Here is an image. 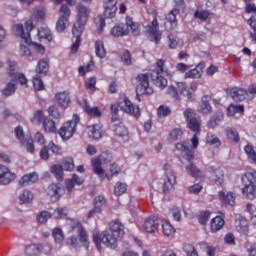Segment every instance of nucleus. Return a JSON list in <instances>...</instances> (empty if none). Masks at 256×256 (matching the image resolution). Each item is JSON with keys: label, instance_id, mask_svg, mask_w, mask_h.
Wrapping results in <instances>:
<instances>
[{"label": "nucleus", "instance_id": "f257e3e1", "mask_svg": "<svg viewBox=\"0 0 256 256\" xmlns=\"http://www.w3.org/2000/svg\"><path fill=\"white\" fill-rule=\"evenodd\" d=\"M78 18L76 23H74L72 28V34L76 37L75 43L71 46V53H77L79 51V47H81V35H83V29H85V25H87V21L89 19V13L91 11L89 8L79 4L76 7Z\"/></svg>", "mask_w": 256, "mask_h": 256}, {"label": "nucleus", "instance_id": "f03ea898", "mask_svg": "<svg viewBox=\"0 0 256 256\" xmlns=\"http://www.w3.org/2000/svg\"><path fill=\"white\" fill-rule=\"evenodd\" d=\"M111 159H113V157L107 152H103L101 155L91 159L92 171L97 175V177H99L100 181H105V179H107V181H111V179L115 177L112 173L105 174V169H103L102 166L103 163H110Z\"/></svg>", "mask_w": 256, "mask_h": 256}, {"label": "nucleus", "instance_id": "7ed1b4c3", "mask_svg": "<svg viewBox=\"0 0 256 256\" xmlns=\"http://www.w3.org/2000/svg\"><path fill=\"white\" fill-rule=\"evenodd\" d=\"M119 108L124 113H127V115L135 117V119H139V117H141V109L139 106L133 104V102H131L127 96L120 97L118 104H112L110 106V109L114 115L119 113Z\"/></svg>", "mask_w": 256, "mask_h": 256}, {"label": "nucleus", "instance_id": "20e7f679", "mask_svg": "<svg viewBox=\"0 0 256 256\" xmlns=\"http://www.w3.org/2000/svg\"><path fill=\"white\" fill-rule=\"evenodd\" d=\"M242 195L246 199H255L256 197V170L246 172L241 175Z\"/></svg>", "mask_w": 256, "mask_h": 256}, {"label": "nucleus", "instance_id": "39448f33", "mask_svg": "<svg viewBox=\"0 0 256 256\" xmlns=\"http://www.w3.org/2000/svg\"><path fill=\"white\" fill-rule=\"evenodd\" d=\"M163 75H169V68L165 66V60L159 59L156 61V66L154 70L152 71L150 77L156 85V87H159L160 89H165L167 87V78Z\"/></svg>", "mask_w": 256, "mask_h": 256}, {"label": "nucleus", "instance_id": "423d86ee", "mask_svg": "<svg viewBox=\"0 0 256 256\" xmlns=\"http://www.w3.org/2000/svg\"><path fill=\"white\" fill-rule=\"evenodd\" d=\"M80 121L81 118H79V115L73 114L72 120H68L62 124L58 131V135L63 141H69V139L75 135V131H77V125H79Z\"/></svg>", "mask_w": 256, "mask_h": 256}, {"label": "nucleus", "instance_id": "0eeeda50", "mask_svg": "<svg viewBox=\"0 0 256 256\" xmlns=\"http://www.w3.org/2000/svg\"><path fill=\"white\" fill-rule=\"evenodd\" d=\"M185 121L187 123L188 129L196 133V135H201V118L197 116V113L191 108H187L183 112Z\"/></svg>", "mask_w": 256, "mask_h": 256}, {"label": "nucleus", "instance_id": "6e6552de", "mask_svg": "<svg viewBox=\"0 0 256 256\" xmlns=\"http://www.w3.org/2000/svg\"><path fill=\"white\" fill-rule=\"evenodd\" d=\"M68 241L72 247L76 249V251H79L81 247H85L86 250L89 249V233H87V230L85 228L81 227L78 231V237L77 236H71L68 238Z\"/></svg>", "mask_w": 256, "mask_h": 256}, {"label": "nucleus", "instance_id": "1a4fd4ad", "mask_svg": "<svg viewBox=\"0 0 256 256\" xmlns=\"http://www.w3.org/2000/svg\"><path fill=\"white\" fill-rule=\"evenodd\" d=\"M93 242L96 245L98 251H101V243L110 249H117V239L111 236V233L109 232L94 234Z\"/></svg>", "mask_w": 256, "mask_h": 256}, {"label": "nucleus", "instance_id": "9d476101", "mask_svg": "<svg viewBox=\"0 0 256 256\" xmlns=\"http://www.w3.org/2000/svg\"><path fill=\"white\" fill-rule=\"evenodd\" d=\"M138 85L136 86V96L141 101L139 95H153V87L149 85V74H139L136 77Z\"/></svg>", "mask_w": 256, "mask_h": 256}, {"label": "nucleus", "instance_id": "9b49d317", "mask_svg": "<svg viewBox=\"0 0 256 256\" xmlns=\"http://www.w3.org/2000/svg\"><path fill=\"white\" fill-rule=\"evenodd\" d=\"M163 170L165 171L166 179L163 182L162 191L167 195V193H171V191L175 189V185H177V176L171 171V165L169 164H164Z\"/></svg>", "mask_w": 256, "mask_h": 256}, {"label": "nucleus", "instance_id": "f8f14e48", "mask_svg": "<svg viewBox=\"0 0 256 256\" xmlns=\"http://www.w3.org/2000/svg\"><path fill=\"white\" fill-rule=\"evenodd\" d=\"M14 29L16 30V35L21 37L27 45H31V43H33L31 40V31L35 29V25L32 20H27L25 22V28L23 27V24H16L14 25Z\"/></svg>", "mask_w": 256, "mask_h": 256}, {"label": "nucleus", "instance_id": "ddd939ff", "mask_svg": "<svg viewBox=\"0 0 256 256\" xmlns=\"http://www.w3.org/2000/svg\"><path fill=\"white\" fill-rule=\"evenodd\" d=\"M71 16V9L67 4H62L59 10V18L56 22V31L63 33L69 26V17Z\"/></svg>", "mask_w": 256, "mask_h": 256}, {"label": "nucleus", "instance_id": "4468645a", "mask_svg": "<svg viewBox=\"0 0 256 256\" xmlns=\"http://www.w3.org/2000/svg\"><path fill=\"white\" fill-rule=\"evenodd\" d=\"M144 29L148 39L156 45L159 44V41H161V31L159 30V20H157V17H154L151 24L146 25Z\"/></svg>", "mask_w": 256, "mask_h": 256}, {"label": "nucleus", "instance_id": "2eb2a0df", "mask_svg": "<svg viewBox=\"0 0 256 256\" xmlns=\"http://www.w3.org/2000/svg\"><path fill=\"white\" fill-rule=\"evenodd\" d=\"M24 253L26 256H37L41 253H51V245L49 244H30L25 247Z\"/></svg>", "mask_w": 256, "mask_h": 256}, {"label": "nucleus", "instance_id": "dca6fc26", "mask_svg": "<svg viewBox=\"0 0 256 256\" xmlns=\"http://www.w3.org/2000/svg\"><path fill=\"white\" fill-rule=\"evenodd\" d=\"M46 195L53 203L59 201L65 195V188L61 184H50L46 189Z\"/></svg>", "mask_w": 256, "mask_h": 256}, {"label": "nucleus", "instance_id": "f3484780", "mask_svg": "<svg viewBox=\"0 0 256 256\" xmlns=\"http://www.w3.org/2000/svg\"><path fill=\"white\" fill-rule=\"evenodd\" d=\"M110 228V236L116 239V247L119 243V240L123 239V235H125V225L121 223L119 220H113L109 224Z\"/></svg>", "mask_w": 256, "mask_h": 256}, {"label": "nucleus", "instance_id": "a211bd4d", "mask_svg": "<svg viewBox=\"0 0 256 256\" xmlns=\"http://www.w3.org/2000/svg\"><path fill=\"white\" fill-rule=\"evenodd\" d=\"M112 131H113L116 139L120 143H127V141H129V129H127L123 125V122L114 123L112 125Z\"/></svg>", "mask_w": 256, "mask_h": 256}, {"label": "nucleus", "instance_id": "6ab92c4d", "mask_svg": "<svg viewBox=\"0 0 256 256\" xmlns=\"http://www.w3.org/2000/svg\"><path fill=\"white\" fill-rule=\"evenodd\" d=\"M177 15H179V9L174 8L165 17L164 27L166 31H173L177 28Z\"/></svg>", "mask_w": 256, "mask_h": 256}, {"label": "nucleus", "instance_id": "aec40b11", "mask_svg": "<svg viewBox=\"0 0 256 256\" xmlns=\"http://www.w3.org/2000/svg\"><path fill=\"white\" fill-rule=\"evenodd\" d=\"M15 181V173L11 172L9 167L0 164V185H9Z\"/></svg>", "mask_w": 256, "mask_h": 256}, {"label": "nucleus", "instance_id": "412c9836", "mask_svg": "<svg viewBox=\"0 0 256 256\" xmlns=\"http://www.w3.org/2000/svg\"><path fill=\"white\" fill-rule=\"evenodd\" d=\"M104 17L106 19H113L117 15V0H104Z\"/></svg>", "mask_w": 256, "mask_h": 256}, {"label": "nucleus", "instance_id": "4be33fe9", "mask_svg": "<svg viewBox=\"0 0 256 256\" xmlns=\"http://www.w3.org/2000/svg\"><path fill=\"white\" fill-rule=\"evenodd\" d=\"M211 95H204L201 97L200 104L198 105L197 111L202 115H209L213 112V107L211 106Z\"/></svg>", "mask_w": 256, "mask_h": 256}, {"label": "nucleus", "instance_id": "5701e85b", "mask_svg": "<svg viewBox=\"0 0 256 256\" xmlns=\"http://www.w3.org/2000/svg\"><path fill=\"white\" fill-rule=\"evenodd\" d=\"M203 69H205V62L202 61L195 68L188 70L184 74V79H201L203 77Z\"/></svg>", "mask_w": 256, "mask_h": 256}, {"label": "nucleus", "instance_id": "b1692460", "mask_svg": "<svg viewBox=\"0 0 256 256\" xmlns=\"http://www.w3.org/2000/svg\"><path fill=\"white\" fill-rule=\"evenodd\" d=\"M81 107H82L84 113H86V115H88V117H91L93 119H99L102 115L101 109H99V107H91V105H89V101H87V99L83 100Z\"/></svg>", "mask_w": 256, "mask_h": 256}, {"label": "nucleus", "instance_id": "393cba45", "mask_svg": "<svg viewBox=\"0 0 256 256\" xmlns=\"http://www.w3.org/2000/svg\"><path fill=\"white\" fill-rule=\"evenodd\" d=\"M159 227V220L157 219V216H150L144 220V223L142 225L143 231L145 233H155Z\"/></svg>", "mask_w": 256, "mask_h": 256}, {"label": "nucleus", "instance_id": "a878e982", "mask_svg": "<svg viewBox=\"0 0 256 256\" xmlns=\"http://www.w3.org/2000/svg\"><path fill=\"white\" fill-rule=\"evenodd\" d=\"M228 94L233 99V101H236V103H239L247 99V95H249V92L247 91V89L234 87L229 90Z\"/></svg>", "mask_w": 256, "mask_h": 256}, {"label": "nucleus", "instance_id": "bb28decb", "mask_svg": "<svg viewBox=\"0 0 256 256\" xmlns=\"http://www.w3.org/2000/svg\"><path fill=\"white\" fill-rule=\"evenodd\" d=\"M218 199L223 207H235V194L233 192H218Z\"/></svg>", "mask_w": 256, "mask_h": 256}, {"label": "nucleus", "instance_id": "cd10ccee", "mask_svg": "<svg viewBox=\"0 0 256 256\" xmlns=\"http://www.w3.org/2000/svg\"><path fill=\"white\" fill-rule=\"evenodd\" d=\"M55 99L59 107H61L62 109H69V106L71 105V96L69 95V92H58L55 95Z\"/></svg>", "mask_w": 256, "mask_h": 256}, {"label": "nucleus", "instance_id": "c85d7f7f", "mask_svg": "<svg viewBox=\"0 0 256 256\" xmlns=\"http://www.w3.org/2000/svg\"><path fill=\"white\" fill-rule=\"evenodd\" d=\"M88 137L96 141L103 137V126L100 124H93L87 127Z\"/></svg>", "mask_w": 256, "mask_h": 256}, {"label": "nucleus", "instance_id": "c756f323", "mask_svg": "<svg viewBox=\"0 0 256 256\" xmlns=\"http://www.w3.org/2000/svg\"><path fill=\"white\" fill-rule=\"evenodd\" d=\"M112 37H127L129 35V28L124 23L116 24L110 30Z\"/></svg>", "mask_w": 256, "mask_h": 256}, {"label": "nucleus", "instance_id": "7c9ffc66", "mask_svg": "<svg viewBox=\"0 0 256 256\" xmlns=\"http://www.w3.org/2000/svg\"><path fill=\"white\" fill-rule=\"evenodd\" d=\"M39 181V174L37 172H32L29 174H25L19 180L20 187H27V185H33V183H37Z\"/></svg>", "mask_w": 256, "mask_h": 256}, {"label": "nucleus", "instance_id": "2f4dec72", "mask_svg": "<svg viewBox=\"0 0 256 256\" xmlns=\"http://www.w3.org/2000/svg\"><path fill=\"white\" fill-rule=\"evenodd\" d=\"M126 27H128L129 32L131 31L132 35L134 37H139L141 35V26L139 23L133 21V18L131 16H126Z\"/></svg>", "mask_w": 256, "mask_h": 256}, {"label": "nucleus", "instance_id": "473e14b6", "mask_svg": "<svg viewBox=\"0 0 256 256\" xmlns=\"http://www.w3.org/2000/svg\"><path fill=\"white\" fill-rule=\"evenodd\" d=\"M236 229L241 235H249V222L245 217L240 216L235 221Z\"/></svg>", "mask_w": 256, "mask_h": 256}, {"label": "nucleus", "instance_id": "72a5a7b5", "mask_svg": "<svg viewBox=\"0 0 256 256\" xmlns=\"http://www.w3.org/2000/svg\"><path fill=\"white\" fill-rule=\"evenodd\" d=\"M225 226V218L222 216H216L210 221V231L212 233H217V231H221Z\"/></svg>", "mask_w": 256, "mask_h": 256}, {"label": "nucleus", "instance_id": "f704fd0d", "mask_svg": "<svg viewBox=\"0 0 256 256\" xmlns=\"http://www.w3.org/2000/svg\"><path fill=\"white\" fill-rule=\"evenodd\" d=\"M188 175L194 179H203V171L199 169L194 163H190L185 167Z\"/></svg>", "mask_w": 256, "mask_h": 256}, {"label": "nucleus", "instance_id": "c9c22d12", "mask_svg": "<svg viewBox=\"0 0 256 256\" xmlns=\"http://www.w3.org/2000/svg\"><path fill=\"white\" fill-rule=\"evenodd\" d=\"M36 73L38 75H47L49 73V60L45 58L40 59L36 66Z\"/></svg>", "mask_w": 256, "mask_h": 256}, {"label": "nucleus", "instance_id": "e433bc0d", "mask_svg": "<svg viewBox=\"0 0 256 256\" xmlns=\"http://www.w3.org/2000/svg\"><path fill=\"white\" fill-rule=\"evenodd\" d=\"M42 127L45 133H57V126L51 118L46 117L42 122Z\"/></svg>", "mask_w": 256, "mask_h": 256}, {"label": "nucleus", "instance_id": "4c0bfd02", "mask_svg": "<svg viewBox=\"0 0 256 256\" xmlns=\"http://www.w3.org/2000/svg\"><path fill=\"white\" fill-rule=\"evenodd\" d=\"M223 121V113H215L214 115L211 116L210 120L207 123L208 129H215L219 123Z\"/></svg>", "mask_w": 256, "mask_h": 256}, {"label": "nucleus", "instance_id": "58836bf2", "mask_svg": "<svg viewBox=\"0 0 256 256\" xmlns=\"http://www.w3.org/2000/svg\"><path fill=\"white\" fill-rule=\"evenodd\" d=\"M95 53L96 56L100 59H105L107 56V51L105 50V44L103 43V40H97L95 42Z\"/></svg>", "mask_w": 256, "mask_h": 256}, {"label": "nucleus", "instance_id": "ea45409f", "mask_svg": "<svg viewBox=\"0 0 256 256\" xmlns=\"http://www.w3.org/2000/svg\"><path fill=\"white\" fill-rule=\"evenodd\" d=\"M52 237L58 245H63V241H65V234L63 230L59 227H56L52 230Z\"/></svg>", "mask_w": 256, "mask_h": 256}, {"label": "nucleus", "instance_id": "a19ab883", "mask_svg": "<svg viewBox=\"0 0 256 256\" xmlns=\"http://www.w3.org/2000/svg\"><path fill=\"white\" fill-rule=\"evenodd\" d=\"M237 113H240L241 115H243V113H245V106L233 105V104L228 106V108H227L228 117H234V115H237Z\"/></svg>", "mask_w": 256, "mask_h": 256}, {"label": "nucleus", "instance_id": "79ce46f5", "mask_svg": "<svg viewBox=\"0 0 256 256\" xmlns=\"http://www.w3.org/2000/svg\"><path fill=\"white\" fill-rule=\"evenodd\" d=\"M175 227H173V224L170 223L169 221H165L162 224V233L166 237H173L175 235Z\"/></svg>", "mask_w": 256, "mask_h": 256}, {"label": "nucleus", "instance_id": "37998d69", "mask_svg": "<svg viewBox=\"0 0 256 256\" xmlns=\"http://www.w3.org/2000/svg\"><path fill=\"white\" fill-rule=\"evenodd\" d=\"M226 137L229 141H233V143H239L240 137L239 132L235 128H226Z\"/></svg>", "mask_w": 256, "mask_h": 256}, {"label": "nucleus", "instance_id": "c03bdc74", "mask_svg": "<svg viewBox=\"0 0 256 256\" xmlns=\"http://www.w3.org/2000/svg\"><path fill=\"white\" fill-rule=\"evenodd\" d=\"M32 83H33L34 91H44L45 90V84L43 83V79L41 78V76H39V74H36L33 77Z\"/></svg>", "mask_w": 256, "mask_h": 256}, {"label": "nucleus", "instance_id": "a18cd8bd", "mask_svg": "<svg viewBox=\"0 0 256 256\" xmlns=\"http://www.w3.org/2000/svg\"><path fill=\"white\" fill-rule=\"evenodd\" d=\"M38 37L39 39H46L49 43L53 41V34H51V30L49 28L38 29Z\"/></svg>", "mask_w": 256, "mask_h": 256}, {"label": "nucleus", "instance_id": "49530a36", "mask_svg": "<svg viewBox=\"0 0 256 256\" xmlns=\"http://www.w3.org/2000/svg\"><path fill=\"white\" fill-rule=\"evenodd\" d=\"M124 193H127V183L117 182L114 186V195L121 197Z\"/></svg>", "mask_w": 256, "mask_h": 256}, {"label": "nucleus", "instance_id": "de8ad7c7", "mask_svg": "<svg viewBox=\"0 0 256 256\" xmlns=\"http://www.w3.org/2000/svg\"><path fill=\"white\" fill-rule=\"evenodd\" d=\"M194 18L199 19L200 21H208V19L211 20V12L208 10H196L194 12Z\"/></svg>", "mask_w": 256, "mask_h": 256}, {"label": "nucleus", "instance_id": "09e8293b", "mask_svg": "<svg viewBox=\"0 0 256 256\" xmlns=\"http://www.w3.org/2000/svg\"><path fill=\"white\" fill-rule=\"evenodd\" d=\"M244 152L246 153L248 159H250V161H252L256 164V151H255V148L253 147V145L247 144L244 147Z\"/></svg>", "mask_w": 256, "mask_h": 256}, {"label": "nucleus", "instance_id": "8fccbe9b", "mask_svg": "<svg viewBox=\"0 0 256 256\" xmlns=\"http://www.w3.org/2000/svg\"><path fill=\"white\" fill-rule=\"evenodd\" d=\"M51 173L56 177L57 181H63V166L55 164L51 167Z\"/></svg>", "mask_w": 256, "mask_h": 256}, {"label": "nucleus", "instance_id": "3c124183", "mask_svg": "<svg viewBox=\"0 0 256 256\" xmlns=\"http://www.w3.org/2000/svg\"><path fill=\"white\" fill-rule=\"evenodd\" d=\"M15 91H17V85L13 82H8L5 86V88L2 90V94L5 97H9V96L13 95V93H15Z\"/></svg>", "mask_w": 256, "mask_h": 256}, {"label": "nucleus", "instance_id": "603ef678", "mask_svg": "<svg viewBox=\"0 0 256 256\" xmlns=\"http://www.w3.org/2000/svg\"><path fill=\"white\" fill-rule=\"evenodd\" d=\"M210 218H211V211L209 210L202 211L198 216V223H200V225H207V221H209Z\"/></svg>", "mask_w": 256, "mask_h": 256}, {"label": "nucleus", "instance_id": "864d4df0", "mask_svg": "<svg viewBox=\"0 0 256 256\" xmlns=\"http://www.w3.org/2000/svg\"><path fill=\"white\" fill-rule=\"evenodd\" d=\"M105 205H107V199H105V196L99 195L94 198V207L100 209V211H102Z\"/></svg>", "mask_w": 256, "mask_h": 256}, {"label": "nucleus", "instance_id": "5fc2aeb1", "mask_svg": "<svg viewBox=\"0 0 256 256\" xmlns=\"http://www.w3.org/2000/svg\"><path fill=\"white\" fill-rule=\"evenodd\" d=\"M16 139L21 143V145H25V132L23 131V127L17 126L14 130Z\"/></svg>", "mask_w": 256, "mask_h": 256}, {"label": "nucleus", "instance_id": "6e6d98bb", "mask_svg": "<svg viewBox=\"0 0 256 256\" xmlns=\"http://www.w3.org/2000/svg\"><path fill=\"white\" fill-rule=\"evenodd\" d=\"M19 200L21 203H31V201H33V193L29 190H24L22 194H20Z\"/></svg>", "mask_w": 256, "mask_h": 256}, {"label": "nucleus", "instance_id": "4d7b16f0", "mask_svg": "<svg viewBox=\"0 0 256 256\" xmlns=\"http://www.w3.org/2000/svg\"><path fill=\"white\" fill-rule=\"evenodd\" d=\"M215 177L214 178V183L215 185H217L218 187H221V185H223L224 181H225V174L223 173L222 170H215Z\"/></svg>", "mask_w": 256, "mask_h": 256}, {"label": "nucleus", "instance_id": "13d9d810", "mask_svg": "<svg viewBox=\"0 0 256 256\" xmlns=\"http://www.w3.org/2000/svg\"><path fill=\"white\" fill-rule=\"evenodd\" d=\"M181 137H183V130L181 128H174L169 133V139L171 141H178Z\"/></svg>", "mask_w": 256, "mask_h": 256}, {"label": "nucleus", "instance_id": "bf43d9fd", "mask_svg": "<svg viewBox=\"0 0 256 256\" xmlns=\"http://www.w3.org/2000/svg\"><path fill=\"white\" fill-rule=\"evenodd\" d=\"M85 87L88 89V91H91V93H95L97 91V78L91 77L85 82Z\"/></svg>", "mask_w": 256, "mask_h": 256}, {"label": "nucleus", "instance_id": "052dcab7", "mask_svg": "<svg viewBox=\"0 0 256 256\" xmlns=\"http://www.w3.org/2000/svg\"><path fill=\"white\" fill-rule=\"evenodd\" d=\"M206 141L208 145H214L215 147H221V140L215 134H207Z\"/></svg>", "mask_w": 256, "mask_h": 256}, {"label": "nucleus", "instance_id": "680f3d73", "mask_svg": "<svg viewBox=\"0 0 256 256\" xmlns=\"http://www.w3.org/2000/svg\"><path fill=\"white\" fill-rule=\"evenodd\" d=\"M183 251L186 253L187 256H199V253L195 249V246L192 244H184Z\"/></svg>", "mask_w": 256, "mask_h": 256}, {"label": "nucleus", "instance_id": "e2e57ef3", "mask_svg": "<svg viewBox=\"0 0 256 256\" xmlns=\"http://www.w3.org/2000/svg\"><path fill=\"white\" fill-rule=\"evenodd\" d=\"M20 53L22 57H26L27 61H33V54L31 53L29 47L22 44L20 46Z\"/></svg>", "mask_w": 256, "mask_h": 256}, {"label": "nucleus", "instance_id": "0e129e2a", "mask_svg": "<svg viewBox=\"0 0 256 256\" xmlns=\"http://www.w3.org/2000/svg\"><path fill=\"white\" fill-rule=\"evenodd\" d=\"M157 115L158 117H167L168 115H171V108L169 106L160 105L157 109Z\"/></svg>", "mask_w": 256, "mask_h": 256}, {"label": "nucleus", "instance_id": "69168bd1", "mask_svg": "<svg viewBox=\"0 0 256 256\" xmlns=\"http://www.w3.org/2000/svg\"><path fill=\"white\" fill-rule=\"evenodd\" d=\"M36 219L38 223L45 224L47 221H49V219H51V213L49 211H42L39 213Z\"/></svg>", "mask_w": 256, "mask_h": 256}, {"label": "nucleus", "instance_id": "338daca9", "mask_svg": "<svg viewBox=\"0 0 256 256\" xmlns=\"http://www.w3.org/2000/svg\"><path fill=\"white\" fill-rule=\"evenodd\" d=\"M168 47L169 49H177V45H179V41L177 40L176 36L173 34H168Z\"/></svg>", "mask_w": 256, "mask_h": 256}, {"label": "nucleus", "instance_id": "774afa93", "mask_svg": "<svg viewBox=\"0 0 256 256\" xmlns=\"http://www.w3.org/2000/svg\"><path fill=\"white\" fill-rule=\"evenodd\" d=\"M53 215L56 219H65L67 217V208H56Z\"/></svg>", "mask_w": 256, "mask_h": 256}]
</instances>
